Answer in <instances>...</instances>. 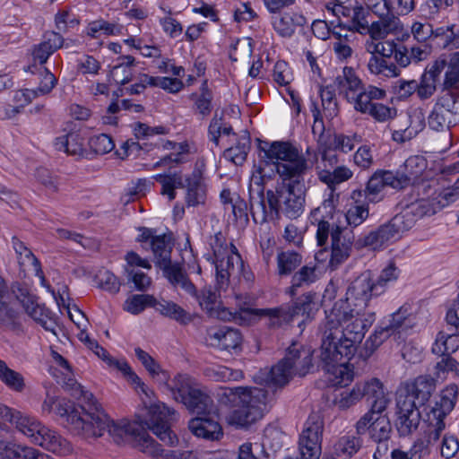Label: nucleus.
<instances>
[{"label": "nucleus", "instance_id": "2f4dec72", "mask_svg": "<svg viewBox=\"0 0 459 459\" xmlns=\"http://www.w3.org/2000/svg\"><path fill=\"white\" fill-rule=\"evenodd\" d=\"M437 204L433 195L431 198L420 199L411 203L400 213L405 220L411 221L412 228L416 221L420 218L433 215L440 211V209L437 207Z\"/></svg>", "mask_w": 459, "mask_h": 459}, {"label": "nucleus", "instance_id": "09e8293b", "mask_svg": "<svg viewBox=\"0 0 459 459\" xmlns=\"http://www.w3.org/2000/svg\"><path fill=\"white\" fill-rule=\"evenodd\" d=\"M318 309L319 304L316 293L307 292L297 299L290 311L293 316L302 315L307 319H312Z\"/></svg>", "mask_w": 459, "mask_h": 459}, {"label": "nucleus", "instance_id": "bf43d9fd", "mask_svg": "<svg viewBox=\"0 0 459 459\" xmlns=\"http://www.w3.org/2000/svg\"><path fill=\"white\" fill-rule=\"evenodd\" d=\"M419 403L412 399L408 391H398L396 396L397 417H405L411 414H420Z\"/></svg>", "mask_w": 459, "mask_h": 459}, {"label": "nucleus", "instance_id": "ddd939ff", "mask_svg": "<svg viewBox=\"0 0 459 459\" xmlns=\"http://www.w3.org/2000/svg\"><path fill=\"white\" fill-rule=\"evenodd\" d=\"M411 229V221L405 220L401 213L394 216L390 221L381 224L359 240L361 247L372 250H381L398 240L402 235Z\"/></svg>", "mask_w": 459, "mask_h": 459}, {"label": "nucleus", "instance_id": "13d9d810", "mask_svg": "<svg viewBox=\"0 0 459 459\" xmlns=\"http://www.w3.org/2000/svg\"><path fill=\"white\" fill-rule=\"evenodd\" d=\"M360 446L359 440L355 437H342L333 446L335 459H350Z\"/></svg>", "mask_w": 459, "mask_h": 459}, {"label": "nucleus", "instance_id": "4d7b16f0", "mask_svg": "<svg viewBox=\"0 0 459 459\" xmlns=\"http://www.w3.org/2000/svg\"><path fill=\"white\" fill-rule=\"evenodd\" d=\"M452 4V0H426L420 4L419 11L425 20L435 21Z\"/></svg>", "mask_w": 459, "mask_h": 459}, {"label": "nucleus", "instance_id": "69168bd1", "mask_svg": "<svg viewBox=\"0 0 459 459\" xmlns=\"http://www.w3.org/2000/svg\"><path fill=\"white\" fill-rule=\"evenodd\" d=\"M368 15V11L367 9L360 5L355 6L352 9L351 22L349 30L359 34H367L369 26Z\"/></svg>", "mask_w": 459, "mask_h": 459}, {"label": "nucleus", "instance_id": "58836bf2", "mask_svg": "<svg viewBox=\"0 0 459 459\" xmlns=\"http://www.w3.org/2000/svg\"><path fill=\"white\" fill-rule=\"evenodd\" d=\"M54 146L56 151L64 152L72 156L81 157L85 153L83 138L77 133H70L56 137Z\"/></svg>", "mask_w": 459, "mask_h": 459}, {"label": "nucleus", "instance_id": "603ef678", "mask_svg": "<svg viewBox=\"0 0 459 459\" xmlns=\"http://www.w3.org/2000/svg\"><path fill=\"white\" fill-rule=\"evenodd\" d=\"M0 380L14 392L21 393L25 387L22 375L10 368L3 360H0Z\"/></svg>", "mask_w": 459, "mask_h": 459}, {"label": "nucleus", "instance_id": "7ed1b4c3", "mask_svg": "<svg viewBox=\"0 0 459 459\" xmlns=\"http://www.w3.org/2000/svg\"><path fill=\"white\" fill-rule=\"evenodd\" d=\"M94 354L102 359L111 368L121 372L127 381L141 393L142 402L148 411V420L146 426L156 435L165 445L175 446L178 439L170 429L169 420L175 414V411L166 406L163 403L154 401V393L141 378L133 371L126 359L112 357L107 350L100 345L93 351Z\"/></svg>", "mask_w": 459, "mask_h": 459}, {"label": "nucleus", "instance_id": "a211bd4d", "mask_svg": "<svg viewBox=\"0 0 459 459\" xmlns=\"http://www.w3.org/2000/svg\"><path fill=\"white\" fill-rule=\"evenodd\" d=\"M382 293L379 291V285L375 283L369 272H365L358 276L348 287L346 298L342 299L355 307V304L359 307L368 308V303L373 296Z\"/></svg>", "mask_w": 459, "mask_h": 459}, {"label": "nucleus", "instance_id": "4be33fe9", "mask_svg": "<svg viewBox=\"0 0 459 459\" xmlns=\"http://www.w3.org/2000/svg\"><path fill=\"white\" fill-rule=\"evenodd\" d=\"M361 398L365 397L370 404L368 412H384L391 403V394L386 391L383 383L377 378L359 383Z\"/></svg>", "mask_w": 459, "mask_h": 459}, {"label": "nucleus", "instance_id": "37998d69", "mask_svg": "<svg viewBox=\"0 0 459 459\" xmlns=\"http://www.w3.org/2000/svg\"><path fill=\"white\" fill-rule=\"evenodd\" d=\"M153 308L162 316L174 319L180 324L186 325L192 321L191 315L173 301L154 299Z\"/></svg>", "mask_w": 459, "mask_h": 459}, {"label": "nucleus", "instance_id": "dca6fc26", "mask_svg": "<svg viewBox=\"0 0 459 459\" xmlns=\"http://www.w3.org/2000/svg\"><path fill=\"white\" fill-rule=\"evenodd\" d=\"M10 424L34 443L43 424L34 416L0 403V425Z\"/></svg>", "mask_w": 459, "mask_h": 459}, {"label": "nucleus", "instance_id": "774afa93", "mask_svg": "<svg viewBox=\"0 0 459 459\" xmlns=\"http://www.w3.org/2000/svg\"><path fill=\"white\" fill-rule=\"evenodd\" d=\"M361 399L359 383L351 391H343L335 396L333 403L340 410H345L354 405Z\"/></svg>", "mask_w": 459, "mask_h": 459}, {"label": "nucleus", "instance_id": "ea45409f", "mask_svg": "<svg viewBox=\"0 0 459 459\" xmlns=\"http://www.w3.org/2000/svg\"><path fill=\"white\" fill-rule=\"evenodd\" d=\"M264 374L265 383L272 386H282L294 376L293 368L290 364H288L285 357Z\"/></svg>", "mask_w": 459, "mask_h": 459}, {"label": "nucleus", "instance_id": "5701e85b", "mask_svg": "<svg viewBox=\"0 0 459 459\" xmlns=\"http://www.w3.org/2000/svg\"><path fill=\"white\" fill-rule=\"evenodd\" d=\"M320 359L324 364V368L327 381L333 385L345 386L353 379V368L348 363L352 357L342 356L336 359H324L322 357V347L320 348Z\"/></svg>", "mask_w": 459, "mask_h": 459}, {"label": "nucleus", "instance_id": "72a5a7b5", "mask_svg": "<svg viewBox=\"0 0 459 459\" xmlns=\"http://www.w3.org/2000/svg\"><path fill=\"white\" fill-rule=\"evenodd\" d=\"M288 364L291 365L294 375L305 376L312 368V353L308 349L297 347L293 344L285 356Z\"/></svg>", "mask_w": 459, "mask_h": 459}, {"label": "nucleus", "instance_id": "c03bdc74", "mask_svg": "<svg viewBox=\"0 0 459 459\" xmlns=\"http://www.w3.org/2000/svg\"><path fill=\"white\" fill-rule=\"evenodd\" d=\"M197 385V383L193 377L186 374L178 373L171 379L169 391L174 400L182 403Z\"/></svg>", "mask_w": 459, "mask_h": 459}, {"label": "nucleus", "instance_id": "39448f33", "mask_svg": "<svg viewBox=\"0 0 459 459\" xmlns=\"http://www.w3.org/2000/svg\"><path fill=\"white\" fill-rule=\"evenodd\" d=\"M316 237L317 245L322 247L315 255L316 262L325 263L328 260L327 267L334 271L350 257L353 239L345 228L321 220L317 224Z\"/></svg>", "mask_w": 459, "mask_h": 459}, {"label": "nucleus", "instance_id": "5fc2aeb1", "mask_svg": "<svg viewBox=\"0 0 459 459\" xmlns=\"http://www.w3.org/2000/svg\"><path fill=\"white\" fill-rule=\"evenodd\" d=\"M27 314L37 323H39L42 327H44L47 331L53 333L56 335V323L50 318L49 311L46 309L44 307H41L38 304H34L31 302L25 307Z\"/></svg>", "mask_w": 459, "mask_h": 459}, {"label": "nucleus", "instance_id": "f3484780", "mask_svg": "<svg viewBox=\"0 0 459 459\" xmlns=\"http://www.w3.org/2000/svg\"><path fill=\"white\" fill-rule=\"evenodd\" d=\"M258 318H265L270 327H279L290 322L293 318V314L290 308L282 307L261 309L240 307L238 310V325H251Z\"/></svg>", "mask_w": 459, "mask_h": 459}, {"label": "nucleus", "instance_id": "b1692460", "mask_svg": "<svg viewBox=\"0 0 459 459\" xmlns=\"http://www.w3.org/2000/svg\"><path fill=\"white\" fill-rule=\"evenodd\" d=\"M207 335L210 345L221 351H238L243 342L239 330L229 326L212 328Z\"/></svg>", "mask_w": 459, "mask_h": 459}, {"label": "nucleus", "instance_id": "f8f14e48", "mask_svg": "<svg viewBox=\"0 0 459 459\" xmlns=\"http://www.w3.org/2000/svg\"><path fill=\"white\" fill-rule=\"evenodd\" d=\"M208 134L210 141L215 145L219 144L221 135L232 138L231 141H236V144L225 150L224 158L235 165H241L245 161L250 149V137L247 131H243L240 135L237 136L232 133V127L224 124L221 117L215 113L209 125Z\"/></svg>", "mask_w": 459, "mask_h": 459}, {"label": "nucleus", "instance_id": "6e6d98bb", "mask_svg": "<svg viewBox=\"0 0 459 459\" xmlns=\"http://www.w3.org/2000/svg\"><path fill=\"white\" fill-rule=\"evenodd\" d=\"M302 262V255L295 251H281L277 255V270L280 275H288Z\"/></svg>", "mask_w": 459, "mask_h": 459}, {"label": "nucleus", "instance_id": "3c124183", "mask_svg": "<svg viewBox=\"0 0 459 459\" xmlns=\"http://www.w3.org/2000/svg\"><path fill=\"white\" fill-rule=\"evenodd\" d=\"M121 31L122 26L102 19L90 22L85 29V33L93 39L101 36L118 35Z\"/></svg>", "mask_w": 459, "mask_h": 459}, {"label": "nucleus", "instance_id": "412c9836", "mask_svg": "<svg viewBox=\"0 0 459 459\" xmlns=\"http://www.w3.org/2000/svg\"><path fill=\"white\" fill-rule=\"evenodd\" d=\"M391 423L383 412H367L356 423V430L359 435L369 432L377 441H385L391 432Z\"/></svg>", "mask_w": 459, "mask_h": 459}, {"label": "nucleus", "instance_id": "052dcab7", "mask_svg": "<svg viewBox=\"0 0 459 459\" xmlns=\"http://www.w3.org/2000/svg\"><path fill=\"white\" fill-rule=\"evenodd\" d=\"M446 74L444 87L446 90L457 88L459 86V53H453L449 60H446Z\"/></svg>", "mask_w": 459, "mask_h": 459}, {"label": "nucleus", "instance_id": "0eeeda50", "mask_svg": "<svg viewBox=\"0 0 459 459\" xmlns=\"http://www.w3.org/2000/svg\"><path fill=\"white\" fill-rule=\"evenodd\" d=\"M264 158L276 167V172H304L312 169L317 157L316 152L302 150L290 142L275 141L260 147Z\"/></svg>", "mask_w": 459, "mask_h": 459}, {"label": "nucleus", "instance_id": "aec40b11", "mask_svg": "<svg viewBox=\"0 0 459 459\" xmlns=\"http://www.w3.org/2000/svg\"><path fill=\"white\" fill-rule=\"evenodd\" d=\"M197 300L203 310L213 318L222 321H234L238 324V311L232 312L229 308L223 307L220 300V297L211 287L204 288L200 293L193 295Z\"/></svg>", "mask_w": 459, "mask_h": 459}, {"label": "nucleus", "instance_id": "1a4fd4ad", "mask_svg": "<svg viewBox=\"0 0 459 459\" xmlns=\"http://www.w3.org/2000/svg\"><path fill=\"white\" fill-rule=\"evenodd\" d=\"M209 245L213 253L217 286L220 290H225L229 286L230 277L241 266L242 258L237 247L229 243L221 232L211 237Z\"/></svg>", "mask_w": 459, "mask_h": 459}, {"label": "nucleus", "instance_id": "cd10ccee", "mask_svg": "<svg viewBox=\"0 0 459 459\" xmlns=\"http://www.w3.org/2000/svg\"><path fill=\"white\" fill-rule=\"evenodd\" d=\"M0 455L4 459H54L36 448L10 441L0 442Z\"/></svg>", "mask_w": 459, "mask_h": 459}, {"label": "nucleus", "instance_id": "f03ea898", "mask_svg": "<svg viewBox=\"0 0 459 459\" xmlns=\"http://www.w3.org/2000/svg\"><path fill=\"white\" fill-rule=\"evenodd\" d=\"M375 321V312L365 307L355 304L352 307L342 299L335 302L331 310L325 311L321 327L323 359L353 357Z\"/></svg>", "mask_w": 459, "mask_h": 459}, {"label": "nucleus", "instance_id": "473e14b6", "mask_svg": "<svg viewBox=\"0 0 459 459\" xmlns=\"http://www.w3.org/2000/svg\"><path fill=\"white\" fill-rule=\"evenodd\" d=\"M436 389V380L429 376H420L414 382L399 391H408L409 394L419 405H423L430 398Z\"/></svg>", "mask_w": 459, "mask_h": 459}, {"label": "nucleus", "instance_id": "9d476101", "mask_svg": "<svg viewBox=\"0 0 459 459\" xmlns=\"http://www.w3.org/2000/svg\"><path fill=\"white\" fill-rule=\"evenodd\" d=\"M416 325V318L408 304L386 317L365 342L368 355L371 354L388 337L406 332Z\"/></svg>", "mask_w": 459, "mask_h": 459}, {"label": "nucleus", "instance_id": "4468645a", "mask_svg": "<svg viewBox=\"0 0 459 459\" xmlns=\"http://www.w3.org/2000/svg\"><path fill=\"white\" fill-rule=\"evenodd\" d=\"M386 97V91L374 85L364 86L358 93V97L350 103L352 108L361 114L369 115L379 122H385L392 118L394 110L379 100Z\"/></svg>", "mask_w": 459, "mask_h": 459}, {"label": "nucleus", "instance_id": "393cba45", "mask_svg": "<svg viewBox=\"0 0 459 459\" xmlns=\"http://www.w3.org/2000/svg\"><path fill=\"white\" fill-rule=\"evenodd\" d=\"M33 444L58 455H66L73 451V446L68 440L64 438L56 430L48 428L44 424L39 435L36 436Z\"/></svg>", "mask_w": 459, "mask_h": 459}, {"label": "nucleus", "instance_id": "f257e3e1", "mask_svg": "<svg viewBox=\"0 0 459 459\" xmlns=\"http://www.w3.org/2000/svg\"><path fill=\"white\" fill-rule=\"evenodd\" d=\"M85 404L58 401L56 413L65 418L68 428L74 435L83 438L102 437L107 431L114 442L130 441L142 452L153 459H199L200 453L194 451H168L150 437L146 429L138 421L120 420L114 421L90 393H85Z\"/></svg>", "mask_w": 459, "mask_h": 459}, {"label": "nucleus", "instance_id": "e2e57ef3", "mask_svg": "<svg viewBox=\"0 0 459 459\" xmlns=\"http://www.w3.org/2000/svg\"><path fill=\"white\" fill-rule=\"evenodd\" d=\"M436 103L455 119L459 120V96L457 92L446 91L437 98Z\"/></svg>", "mask_w": 459, "mask_h": 459}, {"label": "nucleus", "instance_id": "6ab92c4d", "mask_svg": "<svg viewBox=\"0 0 459 459\" xmlns=\"http://www.w3.org/2000/svg\"><path fill=\"white\" fill-rule=\"evenodd\" d=\"M412 184L407 174H373L367 184L366 195L370 202L381 199L378 195L387 188L401 190Z\"/></svg>", "mask_w": 459, "mask_h": 459}, {"label": "nucleus", "instance_id": "c85d7f7f", "mask_svg": "<svg viewBox=\"0 0 459 459\" xmlns=\"http://www.w3.org/2000/svg\"><path fill=\"white\" fill-rule=\"evenodd\" d=\"M408 126L404 129L396 130L393 138L397 142H405L415 137L426 126L425 114L420 108H411L407 113Z\"/></svg>", "mask_w": 459, "mask_h": 459}, {"label": "nucleus", "instance_id": "20e7f679", "mask_svg": "<svg viewBox=\"0 0 459 459\" xmlns=\"http://www.w3.org/2000/svg\"><path fill=\"white\" fill-rule=\"evenodd\" d=\"M219 403L236 407L227 417V422L236 428H247L263 418L266 411L268 394L258 387H220L216 392Z\"/></svg>", "mask_w": 459, "mask_h": 459}, {"label": "nucleus", "instance_id": "a18cd8bd", "mask_svg": "<svg viewBox=\"0 0 459 459\" xmlns=\"http://www.w3.org/2000/svg\"><path fill=\"white\" fill-rule=\"evenodd\" d=\"M13 247L16 253L17 260L20 266L26 270L28 268H31L36 272L37 275L41 273L40 264L39 260L35 257L30 249H29L23 242H22L17 238L13 237L12 238Z\"/></svg>", "mask_w": 459, "mask_h": 459}, {"label": "nucleus", "instance_id": "a878e982", "mask_svg": "<svg viewBox=\"0 0 459 459\" xmlns=\"http://www.w3.org/2000/svg\"><path fill=\"white\" fill-rule=\"evenodd\" d=\"M364 86L355 71L348 66L342 69V74H338L333 82V87L349 103L358 97V93Z\"/></svg>", "mask_w": 459, "mask_h": 459}, {"label": "nucleus", "instance_id": "e433bc0d", "mask_svg": "<svg viewBox=\"0 0 459 459\" xmlns=\"http://www.w3.org/2000/svg\"><path fill=\"white\" fill-rule=\"evenodd\" d=\"M182 403L193 413H210L213 408V401L211 396L198 385L189 393Z\"/></svg>", "mask_w": 459, "mask_h": 459}, {"label": "nucleus", "instance_id": "680f3d73", "mask_svg": "<svg viewBox=\"0 0 459 459\" xmlns=\"http://www.w3.org/2000/svg\"><path fill=\"white\" fill-rule=\"evenodd\" d=\"M154 299L152 295H132L125 301L124 309L130 314L137 315L147 307H153Z\"/></svg>", "mask_w": 459, "mask_h": 459}, {"label": "nucleus", "instance_id": "f704fd0d", "mask_svg": "<svg viewBox=\"0 0 459 459\" xmlns=\"http://www.w3.org/2000/svg\"><path fill=\"white\" fill-rule=\"evenodd\" d=\"M64 45V38L57 32L49 31L44 35V39L33 49V57L41 65L45 64L48 57L62 48Z\"/></svg>", "mask_w": 459, "mask_h": 459}, {"label": "nucleus", "instance_id": "2eb2a0df", "mask_svg": "<svg viewBox=\"0 0 459 459\" xmlns=\"http://www.w3.org/2000/svg\"><path fill=\"white\" fill-rule=\"evenodd\" d=\"M323 426V420L319 414L312 413L309 415L299 437L301 459L319 458L321 455Z\"/></svg>", "mask_w": 459, "mask_h": 459}, {"label": "nucleus", "instance_id": "49530a36", "mask_svg": "<svg viewBox=\"0 0 459 459\" xmlns=\"http://www.w3.org/2000/svg\"><path fill=\"white\" fill-rule=\"evenodd\" d=\"M368 69L370 74L381 78H393L400 75L401 70L395 64L373 55L368 62Z\"/></svg>", "mask_w": 459, "mask_h": 459}, {"label": "nucleus", "instance_id": "de8ad7c7", "mask_svg": "<svg viewBox=\"0 0 459 459\" xmlns=\"http://www.w3.org/2000/svg\"><path fill=\"white\" fill-rule=\"evenodd\" d=\"M118 60L119 63L111 69L110 78L115 83L124 85L129 82L134 75V58L132 56H123Z\"/></svg>", "mask_w": 459, "mask_h": 459}, {"label": "nucleus", "instance_id": "c756f323", "mask_svg": "<svg viewBox=\"0 0 459 459\" xmlns=\"http://www.w3.org/2000/svg\"><path fill=\"white\" fill-rule=\"evenodd\" d=\"M191 432L197 437L207 440H219L222 429L219 422L212 417H197L189 421Z\"/></svg>", "mask_w": 459, "mask_h": 459}, {"label": "nucleus", "instance_id": "0e129e2a", "mask_svg": "<svg viewBox=\"0 0 459 459\" xmlns=\"http://www.w3.org/2000/svg\"><path fill=\"white\" fill-rule=\"evenodd\" d=\"M144 82H151V86L159 87L169 93H178L184 88V82L178 78L170 77H144Z\"/></svg>", "mask_w": 459, "mask_h": 459}, {"label": "nucleus", "instance_id": "423d86ee", "mask_svg": "<svg viewBox=\"0 0 459 459\" xmlns=\"http://www.w3.org/2000/svg\"><path fill=\"white\" fill-rule=\"evenodd\" d=\"M276 192L267 191L271 212L297 219L304 212L306 184L302 174H279Z\"/></svg>", "mask_w": 459, "mask_h": 459}, {"label": "nucleus", "instance_id": "338daca9", "mask_svg": "<svg viewBox=\"0 0 459 459\" xmlns=\"http://www.w3.org/2000/svg\"><path fill=\"white\" fill-rule=\"evenodd\" d=\"M400 23V21L394 17L389 22H373L368 26V31L367 33H368L373 39H382L389 34L393 28H397Z\"/></svg>", "mask_w": 459, "mask_h": 459}, {"label": "nucleus", "instance_id": "6e6552de", "mask_svg": "<svg viewBox=\"0 0 459 459\" xmlns=\"http://www.w3.org/2000/svg\"><path fill=\"white\" fill-rule=\"evenodd\" d=\"M458 395V386L455 384L447 385L441 391L439 399L435 402L427 412L429 424L428 436L425 440L419 439L414 444V448L423 455L430 453L429 447L440 437L446 428L445 418L453 411Z\"/></svg>", "mask_w": 459, "mask_h": 459}, {"label": "nucleus", "instance_id": "4c0bfd02", "mask_svg": "<svg viewBox=\"0 0 459 459\" xmlns=\"http://www.w3.org/2000/svg\"><path fill=\"white\" fill-rule=\"evenodd\" d=\"M321 276V271L316 263L310 262L303 265L297 271L291 278V286L290 287V294L295 295L297 288L308 286L316 282Z\"/></svg>", "mask_w": 459, "mask_h": 459}, {"label": "nucleus", "instance_id": "8fccbe9b", "mask_svg": "<svg viewBox=\"0 0 459 459\" xmlns=\"http://www.w3.org/2000/svg\"><path fill=\"white\" fill-rule=\"evenodd\" d=\"M151 247L157 266L160 267L170 261L172 244L169 237L160 235L152 238Z\"/></svg>", "mask_w": 459, "mask_h": 459}, {"label": "nucleus", "instance_id": "7c9ffc66", "mask_svg": "<svg viewBox=\"0 0 459 459\" xmlns=\"http://www.w3.org/2000/svg\"><path fill=\"white\" fill-rule=\"evenodd\" d=\"M306 22V18L298 13H285L272 17V25L274 30L284 38L291 37L296 28L303 26Z\"/></svg>", "mask_w": 459, "mask_h": 459}, {"label": "nucleus", "instance_id": "bb28decb", "mask_svg": "<svg viewBox=\"0 0 459 459\" xmlns=\"http://www.w3.org/2000/svg\"><path fill=\"white\" fill-rule=\"evenodd\" d=\"M446 65V59L439 58L434 62L429 70L423 73L420 82H418L417 89V94L420 99L427 100L435 93L437 82Z\"/></svg>", "mask_w": 459, "mask_h": 459}, {"label": "nucleus", "instance_id": "864d4df0", "mask_svg": "<svg viewBox=\"0 0 459 459\" xmlns=\"http://www.w3.org/2000/svg\"><path fill=\"white\" fill-rule=\"evenodd\" d=\"M457 123L447 110L443 109L435 103L433 109L429 116V126L435 131H442Z\"/></svg>", "mask_w": 459, "mask_h": 459}, {"label": "nucleus", "instance_id": "c9c22d12", "mask_svg": "<svg viewBox=\"0 0 459 459\" xmlns=\"http://www.w3.org/2000/svg\"><path fill=\"white\" fill-rule=\"evenodd\" d=\"M160 268L162 270L164 276L173 286L180 287L190 295H196L195 285L191 282L186 273L178 264H171V261H169Z\"/></svg>", "mask_w": 459, "mask_h": 459}, {"label": "nucleus", "instance_id": "79ce46f5", "mask_svg": "<svg viewBox=\"0 0 459 459\" xmlns=\"http://www.w3.org/2000/svg\"><path fill=\"white\" fill-rule=\"evenodd\" d=\"M9 294L0 277V327L13 329L18 325L17 313L8 304Z\"/></svg>", "mask_w": 459, "mask_h": 459}, {"label": "nucleus", "instance_id": "9b49d317", "mask_svg": "<svg viewBox=\"0 0 459 459\" xmlns=\"http://www.w3.org/2000/svg\"><path fill=\"white\" fill-rule=\"evenodd\" d=\"M154 178L161 185V194L168 195L169 200L175 198L176 189L186 188V202L189 205L195 206L204 202L205 189L200 174H188L184 181L181 174H157Z\"/></svg>", "mask_w": 459, "mask_h": 459}, {"label": "nucleus", "instance_id": "a19ab883", "mask_svg": "<svg viewBox=\"0 0 459 459\" xmlns=\"http://www.w3.org/2000/svg\"><path fill=\"white\" fill-rule=\"evenodd\" d=\"M459 349V333L455 332H446L444 330L437 333L432 346V352L438 356H448Z\"/></svg>", "mask_w": 459, "mask_h": 459}]
</instances>
